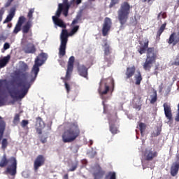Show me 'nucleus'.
Masks as SVG:
<instances>
[{
	"label": "nucleus",
	"mask_w": 179,
	"mask_h": 179,
	"mask_svg": "<svg viewBox=\"0 0 179 179\" xmlns=\"http://www.w3.org/2000/svg\"><path fill=\"white\" fill-rule=\"evenodd\" d=\"M120 1V0H112L110 4V8H113L114 5H116Z\"/></svg>",
	"instance_id": "nucleus-46"
},
{
	"label": "nucleus",
	"mask_w": 179,
	"mask_h": 179,
	"mask_svg": "<svg viewBox=\"0 0 179 179\" xmlns=\"http://www.w3.org/2000/svg\"><path fill=\"white\" fill-rule=\"evenodd\" d=\"M5 8H2L0 10V22H2V17L3 16V13H5Z\"/></svg>",
	"instance_id": "nucleus-43"
},
{
	"label": "nucleus",
	"mask_w": 179,
	"mask_h": 179,
	"mask_svg": "<svg viewBox=\"0 0 179 179\" xmlns=\"http://www.w3.org/2000/svg\"><path fill=\"white\" fill-rule=\"evenodd\" d=\"M134 78L136 80V85H141V82H142V75L141 74V71H136V74L134 75Z\"/></svg>",
	"instance_id": "nucleus-30"
},
{
	"label": "nucleus",
	"mask_w": 179,
	"mask_h": 179,
	"mask_svg": "<svg viewBox=\"0 0 179 179\" xmlns=\"http://www.w3.org/2000/svg\"><path fill=\"white\" fill-rule=\"evenodd\" d=\"M20 122V115L15 114L13 120V125H17Z\"/></svg>",
	"instance_id": "nucleus-35"
},
{
	"label": "nucleus",
	"mask_w": 179,
	"mask_h": 179,
	"mask_svg": "<svg viewBox=\"0 0 179 179\" xmlns=\"http://www.w3.org/2000/svg\"><path fill=\"white\" fill-rule=\"evenodd\" d=\"M159 92H162V90H160V91Z\"/></svg>",
	"instance_id": "nucleus-62"
},
{
	"label": "nucleus",
	"mask_w": 179,
	"mask_h": 179,
	"mask_svg": "<svg viewBox=\"0 0 179 179\" xmlns=\"http://www.w3.org/2000/svg\"><path fill=\"white\" fill-rule=\"evenodd\" d=\"M90 1V2H93V1H94V0H89Z\"/></svg>",
	"instance_id": "nucleus-59"
},
{
	"label": "nucleus",
	"mask_w": 179,
	"mask_h": 179,
	"mask_svg": "<svg viewBox=\"0 0 179 179\" xmlns=\"http://www.w3.org/2000/svg\"><path fill=\"white\" fill-rule=\"evenodd\" d=\"M12 2H13V0H8L5 4V7L8 8V7L10 6V4L12 3Z\"/></svg>",
	"instance_id": "nucleus-50"
},
{
	"label": "nucleus",
	"mask_w": 179,
	"mask_h": 179,
	"mask_svg": "<svg viewBox=\"0 0 179 179\" xmlns=\"http://www.w3.org/2000/svg\"><path fill=\"white\" fill-rule=\"evenodd\" d=\"M8 27L10 28V27H11V26H10V25H9V24H8Z\"/></svg>",
	"instance_id": "nucleus-60"
},
{
	"label": "nucleus",
	"mask_w": 179,
	"mask_h": 179,
	"mask_svg": "<svg viewBox=\"0 0 179 179\" xmlns=\"http://www.w3.org/2000/svg\"><path fill=\"white\" fill-rule=\"evenodd\" d=\"M78 30H79V26H75L73 27L71 31L68 34V31L63 29L62 31L61 35H60V47L59 49V58H62L64 55L66 54V43H68V36H72L73 34H75Z\"/></svg>",
	"instance_id": "nucleus-4"
},
{
	"label": "nucleus",
	"mask_w": 179,
	"mask_h": 179,
	"mask_svg": "<svg viewBox=\"0 0 179 179\" xmlns=\"http://www.w3.org/2000/svg\"><path fill=\"white\" fill-rule=\"evenodd\" d=\"M4 131H5V122L0 121V141L1 139H2V137L3 136Z\"/></svg>",
	"instance_id": "nucleus-34"
},
{
	"label": "nucleus",
	"mask_w": 179,
	"mask_h": 179,
	"mask_svg": "<svg viewBox=\"0 0 179 179\" xmlns=\"http://www.w3.org/2000/svg\"><path fill=\"white\" fill-rule=\"evenodd\" d=\"M23 50L26 54H33L36 52V48L33 43H28L23 48Z\"/></svg>",
	"instance_id": "nucleus-20"
},
{
	"label": "nucleus",
	"mask_w": 179,
	"mask_h": 179,
	"mask_svg": "<svg viewBox=\"0 0 179 179\" xmlns=\"http://www.w3.org/2000/svg\"><path fill=\"white\" fill-rule=\"evenodd\" d=\"M45 127V124H44V122L43 121V119L41 117H37L36 118V132L41 135L43 134V129Z\"/></svg>",
	"instance_id": "nucleus-14"
},
{
	"label": "nucleus",
	"mask_w": 179,
	"mask_h": 179,
	"mask_svg": "<svg viewBox=\"0 0 179 179\" xmlns=\"http://www.w3.org/2000/svg\"><path fill=\"white\" fill-rule=\"evenodd\" d=\"M131 8L129 3L124 2L121 4L120 9L117 10V19L120 23L121 28L128 22V17H129V13H131Z\"/></svg>",
	"instance_id": "nucleus-6"
},
{
	"label": "nucleus",
	"mask_w": 179,
	"mask_h": 179,
	"mask_svg": "<svg viewBox=\"0 0 179 179\" xmlns=\"http://www.w3.org/2000/svg\"><path fill=\"white\" fill-rule=\"evenodd\" d=\"M138 127L141 131V136H143V135H145V130L146 129V124L144 123H139Z\"/></svg>",
	"instance_id": "nucleus-36"
},
{
	"label": "nucleus",
	"mask_w": 179,
	"mask_h": 179,
	"mask_svg": "<svg viewBox=\"0 0 179 179\" xmlns=\"http://www.w3.org/2000/svg\"><path fill=\"white\" fill-rule=\"evenodd\" d=\"M64 85H65V89L66 90L67 93H69V92L71 91V86H69V84L66 83H64Z\"/></svg>",
	"instance_id": "nucleus-48"
},
{
	"label": "nucleus",
	"mask_w": 179,
	"mask_h": 179,
	"mask_svg": "<svg viewBox=\"0 0 179 179\" xmlns=\"http://www.w3.org/2000/svg\"><path fill=\"white\" fill-rule=\"evenodd\" d=\"M166 13H159L157 16L158 20H162V19H166Z\"/></svg>",
	"instance_id": "nucleus-41"
},
{
	"label": "nucleus",
	"mask_w": 179,
	"mask_h": 179,
	"mask_svg": "<svg viewBox=\"0 0 179 179\" xmlns=\"http://www.w3.org/2000/svg\"><path fill=\"white\" fill-rule=\"evenodd\" d=\"M157 57V54L155 51V48H149L147 50L146 60L143 65V68L145 71H150V69L153 66V64L156 62Z\"/></svg>",
	"instance_id": "nucleus-8"
},
{
	"label": "nucleus",
	"mask_w": 179,
	"mask_h": 179,
	"mask_svg": "<svg viewBox=\"0 0 179 179\" xmlns=\"http://www.w3.org/2000/svg\"><path fill=\"white\" fill-rule=\"evenodd\" d=\"M168 43L169 44H173V45H176L177 43H179V34L176 33H173L169 37Z\"/></svg>",
	"instance_id": "nucleus-19"
},
{
	"label": "nucleus",
	"mask_w": 179,
	"mask_h": 179,
	"mask_svg": "<svg viewBox=\"0 0 179 179\" xmlns=\"http://www.w3.org/2000/svg\"><path fill=\"white\" fill-rule=\"evenodd\" d=\"M9 48H10V45L9 44V43H5L3 45V50H9Z\"/></svg>",
	"instance_id": "nucleus-47"
},
{
	"label": "nucleus",
	"mask_w": 179,
	"mask_h": 179,
	"mask_svg": "<svg viewBox=\"0 0 179 179\" xmlns=\"http://www.w3.org/2000/svg\"><path fill=\"white\" fill-rule=\"evenodd\" d=\"M78 167V164H73L72 165L71 169H70L69 171H75V170H76V168Z\"/></svg>",
	"instance_id": "nucleus-49"
},
{
	"label": "nucleus",
	"mask_w": 179,
	"mask_h": 179,
	"mask_svg": "<svg viewBox=\"0 0 179 179\" xmlns=\"http://www.w3.org/2000/svg\"><path fill=\"white\" fill-rule=\"evenodd\" d=\"M7 147H8V139L3 138L1 141V149H3V150H5V149H6Z\"/></svg>",
	"instance_id": "nucleus-38"
},
{
	"label": "nucleus",
	"mask_w": 179,
	"mask_h": 179,
	"mask_svg": "<svg viewBox=\"0 0 179 179\" xmlns=\"http://www.w3.org/2000/svg\"><path fill=\"white\" fill-rule=\"evenodd\" d=\"M74 62H75V57L73 56L70 57L68 62V66H67V70H66V73L65 77L66 80H69V79H71V75L72 73V71H73Z\"/></svg>",
	"instance_id": "nucleus-9"
},
{
	"label": "nucleus",
	"mask_w": 179,
	"mask_h": 179,
	"mask_svg": "<svg viewBox=\"0 0 179 179\" xmlns=\"http://www.w3.org/2000/svg\"><path fill=\"white\" fill-rule=\"evenodd\" d=\"M134 108H136V110H141V105H139V104L134 105Z\"/></svg>",
	"instance_id": "nucleus-52"
},
{
	"label": "nucleus",
	"mask_w": 179,
	"mask_h": 179,
	"mask_svg": "<svg viewBox=\"0 0 179 179\" xmlns=\"http://www.w3.org/2000/svg\"><path fill=\"white\" fill-rule=\"evenodd\" d=\"M102 48L104 52V55L107 57V55H110L111 54V48H110V44L107 40H103L102 43Z\"/></svg>",
	"instance_id": "nucleus-18"
},
{
	"label": "nucleus",
	"mask_w": 179,
	"mask_h": 179,
	"mask_svg": "<svg viewBox=\"0 0 179 179\" xmlns=\"http://www.w3.org/2000/svg\"><path fill=\"white\" fill-rule=\"evenodd\" d=\"M105 179H117V173L115 171L108 172L106 176Z\"/></svg>",
	"instance_id": "nucleus-33"
},
{
	"label": "nucleus",
	"mask_w": 179,
	"mask_h": 179,
	"mask_svg": "<svg viewBox=\"0 0 179 179\" xmlns=\"http://www.w3.org/2000/svg\"><path fill=\"white\" fill-rule=\"evenodd\" d=\"M171 65L179 66V56H176L173 61L171 62Z\"/></svg>",
	"instance_id": "nucleus-40"
},
{
	"label": "nucleus",
	"mask_w": 179,
	"mask_h": 179,
	"mask_svg": "<svg viewBox=\"0 0 179 179\" xmlns=\"http://www.w3.org/2000/svg\"><path fill=\"white\" fill-rule=\"evenodd\" d=\"M27 125H29V120H23L21 122V127L22 128H26V127H27Z\"/></svg>",
	"instance_id": "nucleus-42"
},
{
	"label": "nucleus",
	"mask_w": 179,
	"mask_h": 179,
	"mask_svg": "<svg viewBox=\"0 0 179 179\" xmlns=\"http://www.w3.org/2000/svg\"><path fill=\"white\" fill-rule=\"evenodd\" d=\"M145 2H148V3H150V0H144Z\"/></svg>",
	"instance_id": "nucleus-57"
},
{
	"label": "nucleus",
	"mask_w": 179,
	"mask_h": 179,
	"mask_svg": "<svg viewBox=\"0 0 179 179\" xmlns=\"http://www.w3.org/2000/svg\"><path fill=\"white\" fill-rule=\"evenodd\" d=\"M78 73L80 76H83V78H85L87 79V68L86 66L81 65L78 67Z\"/></svg>",
	"instance_id": "nucleus-23"
},
{
	"label": "nucleus",
	"mask_w": 179,
	"mask_h": 179,
	"mask_svg": "<svg viewBox=\"0 0 179 179\" xmlns=\"http://www.w3.org/2000/svg\"><path fill=\"white\" fill-rule=\"evenodd\" d=\"M177 2H178V4L179 5V0H178Z\"/></svg>",
	"instance_id": "nucleus-61"
},
{
	"label": "nucleus",
	"mask_w": 179,
	"mask_h": 179,
	"mask_svg": "<svg viewBox=\"0 0 179 179\" xmlns=\"http://www.w3.org/2000/svg\"><path fill=\"white\" fill-rule=\"evenodd\" d=\"M94 179H101L104 176V171L101 170V168L99 164H96L94 168Z\"/></svg>",
	"instance_id": "nucleus-15"
},
{
	"label": "nucleus",
	"mask_w": 179,
	"mask_h": 179,
	"mask_svg": "<svg viewBox=\"0 0 179 179\" xmlns=\"http://www.w3.org/2000/svg\"><path fill=\"white\" fill-rule=\"evenodd\" d=\"M7 164H8V166L6 169V173L10 176H15L16 169H17V161L16 158L12 157L8 160L6 159V155H4L0 161V167H5Z\"/></svg>",
	"instance_id": "nucleus-7"
},
{
	"label": "nucleus",
	"mask_w": 179,
	"mask_h": 179,
	"mask_svg": "<svg viewBox=\"0 0 179 179\" xmlns=\"http://www.w3.org/2000/svg\"><path fill=\"white\" fill-rule=\"evenodd\" d=\"M45 140H42V142H43V143H45Z\"/></svg>",
	"instance_id": "nucleus-58"
},
{
	"label": "nucleus",
	"mask_w": 179,
	"mask_h": 179,
	"mask_svg": "<svg viewBox=\"0 0 179 179\" xmlns=\"http://www.w3.org/2000/svg\"><path fill=\"white\" fill-rule=\"evenodd\" d=\"M24 22H26V17H24V16H20L14 28V30H13L14 34H17V33L22 30V26L23 25Z\"/></svg>",
	"instance_id": "nucleus-12"
},
{
	"label": "nucleus",
	"mask_w": 179,
	"mask_h": 179,
	"mask_svg": "<svg viewBox=\"0 0 179 179\" xmlns=\"http://www.w3.org/2000/svg\"><path fill=\"white\" fill-rule=\"evenodd\" d=\"M79 19H80L79 16H77L76 17V19H74L73 20V22L71 23V26H73L74 24H76L79 23Z\"/></svg>",
	"instance_id": "nucleus-44"
},
{
	"label": "nucleus",
	"mask_w": 179,
	"mask_h": 179,
	"mask_svg": "<svg viewBox=\"0 0 179 179\" xmlns=\"http://www.w3.org/2000/svg\"><path fill=\"white\" fill-rule=\"evenodd\" d=\"M157 101V92L154 90L152 94L150 95V103L155 104Z\"/></svg>",
	"instance_id": "nucleus-32"
},
{
	"label": "nucleus",
	"mask_w": 179,
	"mask_h": 179,
	"mask_svg": "<svg viewBox=\"0 0 179 179\" xmlns=\"http://www.w3.org/2000/svg\"><path fill=\"white\" fill-rule=\"evenodd\" d=\"M96 152L94 150H92L91 152H89L90 157H94L95 155H96Z\"/></svg>",
	"instance_id": "nucleus-45"
},
{
	"label": "nucleus",
	"mask_w": 179,
	"mask_h": 179,
	"mask_svg": "<svg viewBox=\"0 0 179 179\" xmlns=\"http://www.w3.org/2000/svg\"><path fill=\"white\" fill-rule=\"evenodd\" d=\"M71 5L68 3V0H63V3H59L57 10L56 11V16H52L53 23L55 26H59V27H66L65 24L62 20L59 19L61 13L64 16H68V11L69 10Z\"/></svg>",
	"instance_id": "nucleus-3"
},
{
	"label": "nucleus",
	"mask_w": 179,
	"mask_h": 179,
	"mask_svg": "<svg viewBox=\"0 0 179 179\" xmlns=\"http://www.w3.org/2000/svg\"><path fill=\"white\" fill-rule=\"evenodd\" d=\"M64 179H68V174L64 175Z\"/></svg>",
	"instance_id": "nucleus-56"
},
{
	"label": "nucleus",
	"mask_w": 179,
	"mask_h": 179,
	"mask_svg": "<svg viewBox=\"0 0 179 179\" xmlns=\"http://www.w3.org/2000/svg\"><path fill=\"white\" fill-rule=\"evenodd\" d=\"M74 1H76V3L78 5H79V3H80V2H82V0H74Z\"/></svg>",
	"instance_id": "nucleus-54"
},
{
	"label": "nucleus",
	"mask_w": 179,
	"mask_h": 179,
	"mask_svg": "<svg viewBox=\"0 0 179 179\" xmlns=\"http://www.w3.org/2000/svg\"><path fill=\"white\" fill-rule=\"evenodd\" d=\"M140 48L138 49V52L142 55V54H145V52L146 51V48L149 47V41L146 39L143 43H140Z\"/></svg>",
	"instance_id": "nucleus-21"
},
{
	"label": "nucleus",
	"mask_w": 179,
	"mask_h": 179,
	"mask_svg": "<svg viewBox=\"0 0 179 179\" xmlns=\"http://www.w3.org/2000/svg\"><path fill=\"white\" fill-rule=\"evenodd\" d=\"M33 13H34V8H30L27 13L28 22H30V23H32L33 20H34V17H33Z\"/></svg>",
	"instance_id": "nucleus-31"
},
{
	"label": "nucleus",
	"mask_w": 179,
	"mask_h": 179,
	"mask_svg": "<svg viewBox=\"0 0 179 179\" xmlns=\"http://www.w3.org/2000/svg\"><path fill=\"white\" fill-rule=\"evenodd\" d=\"M3 82H6V80H0V87L2 86ZM5 103H6V97L5 96V94L0 93V107L5 106Z\"/></svg>",
	"instance_id": "nucleus-26"
},
{
	"label": "nucleus",
	"mask_w": 179,
	"mask_h": 179,
	"mask_svg": "<svg viewBox=\"0 0 179 179\" xmlns=\"http://www.w3.org/2000/svg\"><path fill=\"white\" fill-rule=\"evenodd\" d=\"M48 55L46 53L40 54L35 59V64L31 71V76L29 77V82H34L40 72V66H41L45 61H47Z\"/></svg>",
	"instance_id": "nucleus-5"
},
{
	"label": "nucleus",
	"mask_w": 179,
	"mask_h": 179,
	"mask_svg": "<svg viewBox=\"0 0 179 179\" xmlns=\"http://www.w3.org/2000/svg\"><path fill=\"white\" fill-rule=\"evenodd\" d=\"M22 177H24V178H28L29 177V172L27 171H23L22 173Z\"/></svg>",
	"instance_id": "nucleus-51"
},
{
	"label": "nucleus",
	"mask_w": 179,
	"mask_h": 179,
	"mask_svg": "<svg viewBox=\"0 0 179 179\" xmlns=\"http://www.w3.org/2000/svg\"><path fill=\"white\" fill-rule=\"evenodd\" d=\"M160 132H162V130L160 128L157 127L152 133V136H159L160 135Z\"/></svg>",
	"instance_id": "nucleus-39"
},
{
	"label": "nucleus",
	"mask_w": 179,
	"mask_h": 179,
	"mask_svg": "<svg viewBox=\"0 0 179 179\" xmlns=\"http://www.w3.org/2000/svg\"><path fill=\"white\" fill-rule=\"evenodd\" d=\"M108 81L112 83L113 86H114V80L113 79L109 78L107 80V82H108Z\"/></svg>",
	"instance_id": "nucleus-53"
},
{
	"label": "nucleus",
	"mask_w": 179,
	"mask_h": 179,
	"mask_svg": "<svg viewBox=\"0 0 179 179\" xmlns=\"http://www.w3.org/2000/svg\"><path fill=\"white\" fill-rule=\"evenodd\" d=\"M136 69L135 66L127 69L125 75L127 79H129V78H132V76H134Z\"/></svg>",
	"instance_id": "nucleus-25"
},
{
	"label": "nucleus",
	"mask_w": 179,
	"mask_h": 179,
	"mask_svg": "<svg viewBox=\"0 0 179 179\" xmlns=\"http://www.w3.org/2000/svg\"><path fill=\"white\" fill-rule=\"evenodd\" d=\"M10 59V55H7L6 57L0 59V69L1 68H3L4 66H6V64H8V62H9Z\"/></svg>",
	"instance_id": "nucleus-29"
},
{
	"label": "nucleus",
	"mask_w": 179,
	"mask_h": 179,
	"mask_svg": "<svg viewBox=\"0 0 179 179\" xmlns=\"http://www.w3.org/2000/svg\"><path fill=\"white\" fill-rule=\"evenodd\" d=\"M100 88L99 90V94L101 96V98L103 99V96L104 94H107L108 92V90H110V86L107 85V83H106V80H102L100 83Z\"/></svg>",
	"instance_id": "nucleus-11"
},
{
	"label": "nucleus",
	"mask_w": 179,
	"mask_h": 179,
	"mask_svg": "<svg viewBox=\"0 0 179 179\" xmlns=\"http://www.w3.org/2000/svg\"><path fill=\"white\" fill-rule=\"evenodd\" d=\"M15 12H16V8H12L10 10L9 14L7 15L3 23H9V22H11L12 19H13V17H15Z\"/></svg>",
	"instance_id": "nucleus-22"
},
{
	"label": "nucleus",
	"mask_w": 179,
	"mask_h": 179,
	"mask_svg": "<svg viewBox=\"0 0 179 179\" xmlns=\"http://www.w3.org/2000/svg\"><path fill=\"white\" fill-rule=\"evenodd\" d=\"M179 169V159L178 161L173 164L171 169V174L174 177L178 173Z\"/></svg>",
	"instance_id": "nucleus-24"
},
{
	"label": "nucleus",
	"mask_w": 179,
	"mask_h": 179,
	"mask_svg": "<svg viewBox=\"0 0 179 179\" xmlns=\"http://www.w3.org/2000/svg\"><path fill=\"white\" fill-rule=\"evenodd\" d=\"M79 135H80V129H79L78 122H75L71 123L69 127L64 131L62 138L64 143H71V142H73Z\"/></svg>",
	"instance_id": "nucleus-2"
},
{
	"label": "nucleus",
	"mask_w": 179,
	"mask_h": 179,
	"mask_svg": "<svg viewBox=\"0 0 179 179\" xmlns=\"http://www.w3.org/2000/svg\"><path fill=\"white\" fill-rule=\"evenodd\" d=\"M144 156L147 160H152V159L157 156V152L153 151L152 148H147L145 151Z\"/></svg>",
	"instance_id": "nucleus-16"
},
{
	"label": "nucleus",
	"mask_w": 179,
	"mask_h": 179,
	"mask_svg": "<svg viewBox=\"0 0 179 179\" xmlns=\"http://www.w3.org/2000/svg\"><path fill=\"white\" fill-rule=\"evenodd\" d=\"M1 117H0V120H1Z\"/></svg>",
	"instance_id": "nucleus-63"
},
{
	"label": "nucleus",
	"mask_w": 179,
	"mask_h": 179,
	"mask_svg": "<svg viewBox=\"0 0 179 179\" xmlns=\"http://www.w3.org/2000/svg\"><path fill=\"white\" fill-rule=\"evenodd\" d=\"M110 131L113 134L115 135V134H118V127H117V124L115 123L110 121Z\"/></svg>",
	"instance_id": "nucleus-28"
},
{
	"label": "nucleus",
	"mask_w": 179,
	"mask_h": 179,
	"mask_svg": "<svg viewBox=\"0 0 179 179\" xmlns=\"http://www.w3.org/2000/svg\"><path fill=\"white\" fill-rule=\"evenodd\" d=\"M163 107L165 117H166L167 120H169V122H170V121L173 120V113H171V107H170V105H169L166 103H164Z\"/></svg>",
	"instance_id": "nucleus-13"
},
{
	"label": "nucleus",
	"mask_w": 179,
	"mask_h": 179,
	"mask_svg": "<svg viewBox=\"0 0 179 179\" xmlns=\"http://www.w3.org/2000/svg\"><path fill=\"white\" fill-rule=\"evenodd\" d=\"M103 113H106V105L104 104V101H103Z\"/></svg>",
	"instance_id": "nucleus-55"
},
{
	"label": "nucleus",
	"mask_w": 179,
	"mask_h": 179,
	"mask_svg": "<svg viewBox=\"0 0 179 179\" xmlns=\"http://www.w3.org/2000/svg\"><path fill=\"white\" fill-rule=\"evenodd\" d=\"M44 164V157L43 155H38L34 161V170L37 171L38 168L41 167Z\"/></svg>",
	"instance_id": "nucleus-17"
},
{
	"label": "nucleus",
	"mask_w": 179,
	"mask_h": 179,
	"mask_svg": "<svg viewBox=\"0 0 179 179\" xmlns=\"http://www.w3.org/2000/svg\"><path fill=\"white\" fill-rule=\"evenodd\" d=\"M26 71H29V66L23 62H20L19 63V69L17 71L14 72V75L15 76V80L18 83V86L21 87L20 90L16 89H13L10 91V96L13 99H15L16 100H22L24 99V96H26L29 92V89L34 81L29 80V78L31 76V73L28 75Z\"/></svg>",
	"instance_id": "nucleus-1"
},
{
	"label": "nucleus",
	"mask_w": 179,
	"mask_h": 179,
	"mask_svg": "<svg viewBox=\"0 0 179 179\" xmlns=\"http://www.w3.org/2000/svg\"><path fill=\"white\" fill-rule=\"evenodd\" d=\"M111 19L106 17L102 27L103 36H106L108 34V31H110V29H111Z\"/></svg>",
	"instance_id": "nucleus-10"
},
{
	"label": "nucleus",
	"mask_w": 179,
	"mask_h": 179,
	"mask_svg": "<svg viewBox=\"0 0 179 179\" xmlns=\"http://www.w3.org/2000/svg\"><path fill=\"white\" fill-rule=\"evenodd\" d=\"M166 23L163 24L161 27L159 28V29L157 31V37H160V36H162V33H163V31H164V29H166Z\"/></svg>",
	"instance_id": "nucleus-37"
},
{
	"label": "nucleus",
	"mask_w": 179,
	"mask_h": 179,
	"mask_svg": "<svg viewBox=\"0 0 179 179\" xmlns=\"http://www.w3.org/2000/svg\"><path fill=\"white\" fill-rule=\"evenodd\" d=\"M31 26H33V22H30V21H27L25 24L22 26V33L24 34H27V32L30 30L31 28Z\"/></svg>",
	"instance_id": "nucleus-27"
}]
</instances>
